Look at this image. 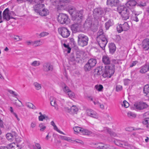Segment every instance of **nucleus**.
<instances>
[{"instance_id": "obj_1", "label": "nucleus", "mask_w": 149, "mask_h": 149, "mask_svg": "<svg viewBox=\"0 0 149 149\" xmlns=\"http://www.w3.org/2000/svg\"><path fill=\"white\" fill-rule=\"evenodd\" d=\"M117 10L123 20H127L129 18L131 11L129 9L125 6H120L117 8Z\"/></svg>"}, {"instance_id": "obj_2", "label": "nucleus", "mask_w": 149, "mask_h": 149, "mask_svg": "<svg viewBox=\"0 0 149 149\" xmlns=\"http://www.w3.org/2000/svg\"><path fill=\"white\" fill-rule=\"evenodd\" d=\"M114 72L115 65L113 64L106 65L105 67L104 71L102 76L104 78L107 77L110 78Z\"/></svg>"}, {"instance_id": "obj_3", "label": "nucleus", "mask_w": 149, "mask_h": 149, "mask_svg": "<svg viewBox=\"0 0 149 149\" xmlns=\"http://www.w3.org/2000/svg\"><path fill=\"white\" fill-rule=\"evenodd\" d=\"M77 42L78 45L83 47L87 45L88 41V37L83 33H79L77 35Z\"/></svg>"}, {"instance_id": "obj_4", "label": "nucleus", "mask_w": 149, "mask_h": 149, "mask_svg": "<svg viewBox=\"0 0 149 149\" xmlns=\"http://www.w3.org/2000/svg\"><path fill=\"white\" fill-rule=\"evenodd\" d=\"M97 63V61L95 59H90L84 65V69L85 71L87 72L91 70L95 65Z\"/></svg>"}, {"instance_id": "obj_5", "label": "nucleus", "mask_w": 149, "mask_h": 149, "mask_svg": "<svg viewBox=\"0 0 149 149\" xmlns=\"http://www.w3.org/2000/svg\"><path fill=\"white\" fill-rule=\"evenodd\" d=\"M69 20L68 16L65 14L60 13L58 17V22L61 24H67L69 22Z\"/></svg>"}, {"instance_id": "obj_6", "label": "nucleus", "mask_w": 149, "mask_h": 149, "mask_svg": "<svg viewBox=\"0 0 149 149\" xmlns=\"http://www.w3.org/2000/svg\"><path fill=\"white\" fill-rule=\"evenodd\" d=\"M97 40L100 47L102 49H104L107 42V40L106 37H99L97 38Z\"/></svg>"}, {"instance_id": "obj_7", "label": "nucleus", "mask_w": 149, "mask_h": 149, "mask_svg": "<svg viewBox=\"0 0 149 149\" xmlns=\"http://www.w3.org/2000/svg\"><path fill=\"white\" fill-rule=\"evenodd\" d=\"M59 33L64 38H67L70 34V32L67 28L65 27L60 28L58 29Z\"/></svg>"}, {"instance_id": "obj_8", "label": "nucleus", "mask_w": 149, "mask_h": 149, "mask_svg": "<svg viewBox=\"0 0 149 149\" xmlns=\"http://www.w3.org/2000/svg\"><path fill=\"white\" fill-rule=\"evenodd\" d=\"M2 16L3 20L6 21L9 20L10 19H15V18L13 17H10L9 13V10L7 8L3 12Z\"/></svg>"}, {"instance_id": "obj_9", "label": "nucleus", "mask_w": 149, "mask_h": 149, "mask_svg": "<svg viewBox=\"0 0 149 149\" xmlns=\"http://www.w3.org/2000/svg\"><path fill=\"white\" fill-rule=\"evenodd\" d=\"M136 4V2L135 0H132L128 1L126 4V6L130 10H131L133 13H135V11L133 7Z\"/></svg>"}, {"instance_id": "obj_10", "label": "nucleus", "mask_w": 149, "mask_h": 149, "mask_svg": "<svg viewBox=\"0 0 149 149\" xmlns=\"http://www.w3.org/2000/svg\"><path fill=\"white\" fill-rule=\"evenodd\" d=\"M75 17L72 16V19L78 22H80L81 19L82 18L83 11H76L75 14Z\"/></svg>"}, {"instance_id": "obj_11", "label": "nucleus", "mask_w": 149, "mask_h": 149, "mask_svg": "<svg viewBox=\"0 0 149 149\" xmlns=\"http://www.w3.org/2000/svg\"><path fill=\"white\" fill-rule=\"evenodd\" d=\"M134 107L136 109L140 110L147 108L148 105L145 103L139 102L135 103Z\"/></svg>"}, {"instance_id": "obj_12", "label": "nucleus", "mask_w": 149, "mask_h": 149, "mask_svg": "<svg viewBox=\"0 0 149 149\" xmlns=\"http://www.w3.org/2000/svg\"><path fill=\"white\" fill-rule=\"evenodd\" d=\"M42 70L46 72L52 71L53 70V66L49 63H45L43 64Z\"/></svg>"}, {"instance_id": "obj_13", "label": "nucleus", "mask_w": 149, "mask_h": 149, "mask_svg": "<svg viewBox=\"0 0 149 149\" xmlns=\"http://www.w3.org/2000/svg\"><path fill=\"white\" fill-rule=\"evenodd\" d=\"M65 109L66 112L71 114L77 113L78 111V108L74 105L72 106L70 108L68 107H65Z\"/></svg>"}, {"instance_id": "obj_14", "label": "nucleus", "mask_w": 149, "mask_h": 149, "mask_svg": "<svg viewBox=\"0 0 149 149\" xmlns=\"http://www.w3.org/2000/svg\"><path fill=\"white\" fill-rule=\"evenodd\" d=\"M86 113L87 115L91 117L97 118L98 115L96 112L91 109H88L86 110Z\"/></svg>"}, {"instance_id": "obj_15", "label": "nucleus", "mask_w": 149, "mask_h": 149, "mask_svg": "<svg viewBox=\"0 0 149 149\" xmlns=\"http://www.w3.org/2000/svg\"><path fill=\"white\" fill-rule=\"evenodd\" d=\"M50 1L53 5L58 7L61 2L67 3L69 2L70 0H50Z\"/></svg>"}, {"instance_id": "obj_16", "label": "nucleus", "mask_w": 149, "mask_h": 149, "mask_svg": "<svg viewBox=\"0 0 149 149\" xmlns=\"http://www.w3.org/2000/svg\"><path fill=\"white\" fill-rule=\"evenodd\" d=\"M104 68L102 66H100L95 69L94 75L95 76L100 75L102 74Z\"/></svg>"}, {"instance_id": "obj_17", "label": "nucleus", "mask_w": 149, "mask_h": 149, "mask_svg": "<svg viewBox=\"0 0 149 149\" xmlns=\"http://www.w3.org/2000/svg\"><path fill=\"white\" fill-rule=\"evenodd\" d=\"M74 131L77 133L80 132L83 134H86L88 133V131L87 130L84 129L79 127H75L74 128Z\"/></svg>"}, {"instance_id": "obj_18", "label": "nucleus", "mask_w": 149, "mask_h": 149, "mask_svg": "<svg viewBox=\"0 0 149 149\" xmlns=\"http://www.w3.org/2000/svg\"><path fill=\"white\" fill-rule=\"evenodd\" d=\"M45 5L44 4L40 3H38L35 5L33 8L34 11L37 13L39 12L44 7Z\"/></svg>"}, {"instance_id": "obj_19", "label": "nucleus", "mask_w": 149, "mask_h": 149, "mask_svg": "<svg viewBox=\"0 0 149 149\" xmlns=\"http://www.w3.org/2000/svg\"><path fill=\"white\" fill-rule=\"evenodd\" d=\"M143 48L145 50H148L149 49V40L148 39H145L143 40L142 42Z\"/></svg>"}, {"instance_id": "obj_20", "label": "nucleus", "mask_w": 149, "mask_h": 149, "mask_svg": "<svg viewBox=\"0 0 149 149\" xmlns=\"http://www.w3.org/2000/svg\"><path fill=\"white\" fill-rule=\"evenodd\" d=\"M103 13L102 10L100 8L95 9L93 12V14L94 16L99 17Z\"/></svg>"}, {"instance_id": "obj_21", "label": "nucleus", "mask_w": 149, "mask_h": 149, "mask_svg": "<svg viewBox=\"0 0 149 149\" xmlns=\"http://www.w3.org/2000/svg\"><path fill=\"white\" fill-rule=\"evenodd\" d=\"M50 100L51 105L52 106L54 107L56 109L58 110V108L56 103V99L54 97L51 96L50 97Z\"/></svg>"}, {"instance_id": "obj_22", "label": "nucleus", "mask_w": 149, "mask_h": 149, "mask_svg": "<svg viewBox=\"0 0 149 149\" xmlns=\"http://www.w3.org/2000/svg\"><path fill=\"white\" fill-rule=\"evenodd\" d=\"M107 3L108 4H109L111 6H117L120 4L119 0H107Z\"/></svg>"}, {"instance_id": "obj_23", "label": "nucleus", "mask_w": 149, "mask_h": 149, "mask_svg": "<svg viewBox=\"0 0 149 149\" xmlns=\"http://www.w3.org/2000/svg\"><path fill=\"white\" fill-rule=\"evenodd\" d=\"M77 22V24L72 25L71 27L72 30L74 32H78L80 30L79 23L80 22Z\"/></svg>"}, {"instance_id": "obj_24", "label": "nucleus", "mask_w": 149, "mask_h": 149, "mask_svg": "<svg viewBox=\"0 0 149 149\" xmlns=\"http://www.w3.org/2000/svg\"><path fill=\"white\" fill-rule=\"evenodd\" d=\"M39 14L42 16H46L48 15L49 13L48 10L44 7L38 13Z\"/></svg>"}, {"instance_id": "obj_25", "label": "nucleus", "mask_w": 149, "mask_h": 149, "mask_svg": "<svg viewBox=\"0 0 149 149\" xmlns=\"http://www.w3.org/2000/svg\"><path fill=\"white\" fill-rule=\"evenodd\" d=\"M102 61L105 65H109L110 64L111 61L109 57L107 56H104L102 57Z\"/></svg>"}, {"instance_id": "obj_26", "label": "nucleus", "mask_w": 149, "mask_h": 149, "mask_svg": "<svg viewBox=\"0 0 149 149\" xmlns=\"http://www.w3.org/2000/svg\"><path fill=\"white\" fill-rule=\"evenodd\" d=\"M148 70L149 71V66H148L147 65H145L141 68L139 72L141 73L144 74Z\"/></svg>"}, {"instance_id": "obj_27", "label": "nucleus", "mask_w": 149, "mask_h": 149, "mask_svg": "<svg viewBox=\"0 0 149 149\" xmlns=\"http://www.w3.org/2000/svg\"><path fill=\"white\" fill-rule=\"evenodd\" d=\"M143 92L147 97H149V85H145L143 88Z\"/></svg>"}, {"instance_id": "obj_28", "label": "nucleus", "mask_w": 149, "mask_h": 149, "mask_svg": "<svg viewBox=\"0 0 149 149\" xmlns=\"http://www.w3.org/2000/svg\"><path fill=\"white\" fill-rule=\"evenodd\" d=\"M113 20L110 19L105 24V27L106 30L108 29L110 27L112 26L113 24Z\"/></svg>"}, {"instance_id": "obj_29", "label": "nucleus", "mask_w": 149, "mask_h": 149, "mask_svg": "<svg viewBox=\"0 0 149 149\" xmlns=\"http://www.w3.org/2000/svg\"><path fill=\"white\" fill-rule=\"evenodd\" d=\"M15 133L13 134L11 133H8L6 135V137L7 139L10 141H12L13 140L15 139Z\"/></svg>"}, {"instance_id": "obj_30", "label": "nucleus", "mask_w": 149, "mask_h": 149, "mask_svg": "<svg viewBox=\"0 0 149 149\" xmlns=\"http://www.w3.org/2000/svg\"><path fill=\"white\" fill-rule=\"evenodd\" d=\"M109 48L110 52L112 54L114 53L116 49L115 45L113 43H111L109 45Z\"/></svg>"}, {"instance_id": "obj_31", "label": "nucleus", "mask_w": 149, "mask_h": 149, "mask_svg": "<svg viewBox=\"0 0 149 149\" xmlns=\"http://www.w3.org/2000/svg\"><path fill=\"white\" fill-rule=\"evenodd\" d=\"M106 37L103 32V30L102 29H99L97 33V38H99V37Z\"/></svg>"}, {"instance_id": "obj_32", "label": "nucleus", "mask_w": 149, "mask_h": 149, "mask_svg": "<svg viewBox=\"0 0 149 149\" xmlns=\"http://www.w3.org/2000/svg\"><path fill=\"white\" fill-rule=\"evenodd\" d=\"M122 27L123 31H127L129 29V26L127 22H125L122 25Z\"/></svg>"}, {"instance_id": "obj_33", "label": "nucleus", "mask_w": 149, "mask_h": 149, "mask_svg": "<svg viewBox=\"0 0 149 149\" xmlns=\"http://www.w3.org/2000/svg\"><path fill=\"white\" fill-rule=\"evenodd\" d=\"M76 10H75V8H70L69 9V12L70 14L72 16L75 17L74 16L75 13H76Z\"/></svg>"}, {"instance_id": "obj_34", "label": "nucleus", "mask_w": 149, "mask_h": 149, "mask_svg": "<svg viewBox=\"0 0 149 149\" xmlns=\"http://www.w3.org/2000/svg\"><path fill=\"white\" fill-rule=\"evenodd\" d=\"M33 85L36 89L37 90H39L41 88V84L37 82H34L33 84Z\"/></svg>"}, {"instance_id": "obj_35", "label": "nucleus", "mask_w": 149, "mask_h": 149, "mask_svg": "<svg viewBox=\"0 0 149 149\" xmlns=\"http://www.w3.org/2000/svg\"><path fill=\"white\" fill-rule=\"evenodd\" d=\"M142 123L144 125H146V127L147 128L149 127V118H146L143 121Z\"/></svg>"}, {"instance_id": "obj_36", "label": "nucleus", "mask_w": 149, "mask_h": 149, "mask_svg": "<svg viewBox=\"0 0 149 149\" xmlns=\"http://www.w3.org/2000/svg\"><path fill=\"white\" fill-rule=\"evenodd\" d=\"M31 65L33 67L38 66L40 65V62L39 61H35L31 63Z\"/></svg>"}, {"instance_id": "obj_37", "label": "nucleus", "mask_w": 149, "mask_h": 149, "mask_svg": "<svg viewBox=\"0 0 149 149\" xmlns=\"http://www.w3.org/2000/svg\"><path fill=\"white\" fill-rule=\"evenodd\" d=\"M127 114L128 117L131 118H134L136 117V115L131 111L128 112Z\"/></svg>"}, {"instance_id": "obj_38", "label": "nucleus", "mask_w": 149, "mask_h": 149, "mask_svg": "<svg viewBox=\"0 0 149 149\" xmlns=\"http://www.w3.org/2000/svg\"><path fill=\"white\" fill-rule=\"evenodd\" d=\"M42 44V42H40V40H37L33 42V45L35 46H37Z\"/></svg>"}, {"instance_id": "obj_39", "label": "nucleus", "mask_w": 149, "mask_h": 149, "mask_svg": "<svg viewBox=\"0 0 149 149\" xmlns=\"http://www.w3.org/2000/svg\"><path fill=\"white\" fill-rule=\"evenodd\" d=\"M104 128V130H106L107 132L110 134L111 135L113 136H116V134L114 132H111V131L110 129L109 128L106 127Z\"/></svg>"}, {"instance_id": "obj_40", "label": "nucleus", "mask_w": 149, "mask_h": 149, "mask_svg": "<svg viewBox=\"0 0 149 149\" xmlns=\"http://www.w3.org/2000/svg\"><path fill=\"white\" fill-rule=\"evenodd\" d=\"M113 142L116 145L121 147L123 141L118 139H115L114 140Z\"/></svg>"}, {"instance_id": "obj_41", "label": "nucleus", "mask_w": 149, "mask_h": 149, "mask_svg": "<svg viewBox=\"0 0 149 149\" xmlns=\"http://www.w3.org/2000/svg\"><path fill=\"white\" fill-rule=\"evenodd\" d=\"M39 127L40 128V130L41 131H43L46 128V126L43 123H40L39 125Z\"/></svg>"}, {"instance_id": "obj_42", "label": "nucleus", "mask_w": 149, "mask_h": 149, "mask_svg": "<svg viewBox=\"0 0 149 149\" xmlns=\"http://www.w3.org/2000/svg\"><path fill=\"white\" fill-rule=\"evenodd\" d=\"M8 149H12L13 148H17L18 145L16 144L15 143H13L9 145Z\"/></svg>"}, {"instance_id": "obj_43", "label": "nucleus", "mask_w": 149, "mask_h": 149, "mask_svg": "<svg viewBox=\"0 0 149 149\" xmlns=\"http://www.w3.org/2000/svg\"><path fill=\"white\" fill-rule=\"evenodd\" d=\"M60 138L62 140L67 141H68L70 142L72 140L70 139V138L65 136H60Z\"/></svg>"}, {"instance_id": "obj_44", "label": "nucleus", "mask_w": 149, "mask_h": 149, "mask_svg": "<svg viewBox=\"0 0 149 149\" xmlns=\"http://www.w3.org/2000/svg\"><path fill=\"white\" fill-rule=\"evenodd\" d=\"M26 106L29 108L33 109H36V107L31 103H28L26 104Z\"/></svg>"}, {"instance_id": "obj_45", "label": "nucleus", "mask_w": 149, "mask_h": 149, "mask_svg": "<svg viewBox=\"0 0 149 149\" xmlns=\"http://www.w3.org/2000/svg\"><path fill=\"white\" fill-rule=\"evenodd\" d=\"M95 89L98 91H102L103 88V86L101 85H96L95 86Z\"/></svg>"}, {"instance_id": "obj_46", "label": "nucleus", "mask_w": 149, "mask_h": 149, "mask_svg": "<svg viewBox=\"0 0 149 149\" xmlns=\"http://www.w3.org/2000/svg\"><path fill=\"white\" fill-rule=\"evenodd\" d=\"M67 94L68 95L69 97L70 98H73L74 97V94L71 90L69 91Z\"/></svg>"}, {"instance_id": "obj_47", "label": "nucleus", "mask_w": 149, "mask_h": 149, "mask_svg": "<svg viewBox=\"0 0 149 149\" xmlns=\"http://www.w3.org/2000/svg\"><path fill=\"white\" fill-rule=\"evenodd\" d=\"M121 145V147H123L125 148H127L129 147L128 144L124 142L123 141Z\"/></svg>"}, {"instance_id": "obj_48", "label": "nucleus", "mask_w": 149, "mask_h": 149, "mask_svg": "<svg viewBox=\"0 0 149 149\" xmlns=\"http://www.w3.org/2000/svg\"><path fill=\"white\" fill-rule=\"evenodd\" d=\"M117 30L119 33H120L123 31L121 24L118 25L117 26Z\"/></svg>"}, {"instance_id": "obj_49", "label": "nucleus", "mask_w": 149, "mask_h": 149, "mask_svg": "<svg viewBox=\"0 0 149 149\" xmlns=\"http://www.w3.org/2000/svg\"><path fill=\"white\" fill-rule=\"evenodd\" d=\"M63 46L67 48V53H70L71 51V48L69 47V45H66L64 43L63 44Z\"/></svg>"}, {"instance_id": "obj_50", "label": "nucleus", "mask_w": 149, "mask_h": 149, "mask_svg": "<svg viewBox=\"0 0 149 149\" xmlns=\"http://www.w3.org/2000/svg\"><path fill=\"white\" fill-rule=\"evenodd\" d=\"M63 91L66 93L70 91V90L69 89V88L67 86H65L64 88H63Z\"/></svg>"}, {"instance_id": "obj_51", "label": "nucleus", "mask_w": 149, "mask_h": 149, "mask_svg": "<svg viewBox=\"0 0 149 149\" xmlns=\"http://www.w3.org/2000/svg\"><path fill=\"white\" fill-rule=\"evenodd\" d=\"M54 130L58 132L59 133L63 134V135H65V134L63 133L60 130H59L57 128L56 126L55 125L54 126Z\"/></svg>"}, {"instance_id": "obj_52", "label": "nucleus", "mask_w": 149, "mask_h": 149, "mask_svg": "<svg viewBox=\"0 0 149 149\" xmlns=\"http://www.w3.org/2000/svg\"><path fill=\"white\" fill-rule=\"evenodd\" d=\"M122 106H123L125 108H127L129 106V103L125 100L123 102V104H122Z\"/></svg>"}, {"instance_id": "obj_53", "label": "nucleus", "mask_w": 149, "mask_h": 149, "mask_svg": "<svg viewBox=\"0 0 149 149\" xmlns=\"http://www.w3.org/2000/svg\"><path fill=\"white\" fill-rule=\"evenodd\" d=\"M16 105L18 107H20L23 106L22 104L21 101L18 100L17 102H15Z\"/></svg>"}, {"instance_id": "obj_54", "label": "nucleus", "mask_w": 149, "mask_h": 149, "mask_svg": "<svg viewBox=\"0 0 149 149\" xmlns=\"http://www.w3.org/2000/svg\"><path fill=\"white\" fill-rule=\"evenodd\" d=\"M138 63V62L137 61H133L130 64V67H132L134 66H135L136 64Z\"/></svg>"}, {"instance_id": "obj_55", "label": "nucleus", "mask_w": 149, "mask_h": 149, "mask_svg": "<svg viewBox=\"0 0 149 149\" xmlns=\"http://www.w3.org/2000/svg\"><path fill=\"white\" fill-rule=\"evenodd\" d=\"M8 91L10 94L13 95L14 96H17V94L15 93V92L12 90L8 89Z\"/></svg>"}, {"instance_id": "obj_56", "label": "nucleus", "mask_w": 149, "mask_h": 149, "mask_svg": "<svg viewBox=\"0 0 149 149\" xmlns=\"http://www.w3.org/2000/svg\"><path fill=\"white\" fill-rule=\"evenodd\" d=\"M122 86L120 85H118L116 86V90L117 91H120L122 90Z\"/></svg>"}, {"instance_id": "obj_57", "label": "nucleus", "mask_w": 149, "mask_h": 149, "mask_svg": "<svg viewBox=\"0 0 149 149\" xmlns=\"http://www.w3.org/2000/svg\"><path fill=\"white\" fill-rule=\"evenodd\" d=\"M139 14L137 15V14L136 13H135V17H133V20L136 21V22H138L139 20L137 17V16Z\"/></svg>"}, {"instance_id": "obj_58", "label": "nucleus", "mask_w": 149, "mask_h": 149, "mask_svg": "<svg viewBox=\"0 0 149 149\" xmlns=\"http://www.w3.org/2000/svg\"><path fill=\"white\" fill-rule=\"evenodd\" d=\"M48 34V33L45 32H43L41 33L40 36L41 37H44L45 36H47Z\"/></svg>"}, {"instance_id": "obj_59", "label": "nucleus", "mask_w": 149, "mask_h": 149, "mask_svg": "<svg viewBox=\"0 0 149 149\" xmlns=\"http://www.w3.org/2000/svg\"><path fill=\"white\" fill-rule=\"evenodd\" d=\"M9 13L10 17H13V16H15L16 15L15 14L13 11H10L9 10Z\"/></svg>"}, {"instance_id": "obj_60", "label": "nucleus", "mask_w": 149, "mask_h": 149, "mask_svg": "<svg viewBox=\"0 0 149 149\" xmlns=\"http://www.w3.org/2000/svg\"><path fill=\"white\" fill-rule=\"evenodd\" d=\"M36 126V122H33L31 123V127L32 128L35 127Z\"/></svg>"}, {"instance_id": "obj_61", "label": "nucleus", "mask_w": 149, "mask_h": 149, "mask_svg": "<svg viewBox=\"0 0 149 149\" xmlns=\"http://www.w3.org/2000/svg\"><path fill=\"white\" fill-rule=\"evenodd\" d=\"M98 146L97 147V148H98L102 149V148H103L104 147V146L102 145H103V144H102L101 143H98Z\"/></svg>"}, {"instance_id": "obj_62", "label": "nucleus", "mask_w": 149, "mask_h": 149, "mask_svg": "<svg viewBox=\"0 0 149 149\" xmlns=\"http://www.w3.org/2000/svg\"><path fill=\"white\" fill-rule=\"evenodd\" d=\"M39 120L40 121H42L43 119H45L44 116L43 115L40 116L38 118Z\"/></svg>"}, {"instance_id": "obj_63", "label": "nucleus", "mask_w": 149, "mask_h": 149, "mask_svg": "<svg viewBox=\"0 0 149 149\" xmlns=\"http://www.w3.org/2000/svg\"><path fill=\"white\" fill-rule=\"evenodd\" d=\"M130 80L128 79H125L124 80V84L125 85H127L129 82L130 81Z\"/></svg>"}, {"instance_id": "obj_64", "label": "nucleus", "mask_w": 149, "mask_h": 149, "mask_svg": "<svg viewBox=\"0 0 149 149\" xmlns=\"http://www.w3.org/2000/svg\"><path fill=\"white\" fill-rule=\"evenodd\" d=\"M36 146L38 149H41V146L39 143H36Z\"/></svg>"}]
</instances>
